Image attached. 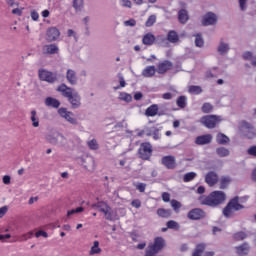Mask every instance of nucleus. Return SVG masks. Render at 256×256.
<instances>
[{
	"label": "nucleus",
	"instance_id": "obj_1",
	"mask_svg": "<svg viewBox=\"0 0 256 256\" xmlns=\"http://www.w3.org/2000/svg\"><path fill=\"white\" fill-rule=\"evenodd\" d=\"M57 91H59V93H61L63 97H66V99H68L73 109H77V107L81 106V96H79V93L75 92L73 88H70L66 84H61L57 88Z\"/></svg>",
	"mask_w": 256,
	"mask_h": 256
},
{
	"label": "nucleus",
	"instance_id": "obj_2",
	"mask_svg": "<svg viewBox=\"0 0 256 256\" xmlns=\"http://www.w3.org/2000/svg\"><path fill=\"white\" fill-rule=\"evenodd\" d=\"M227 196L223 191H214L209 196H202L199 198L201 205H208V207H217L221 203H225Z\"/></svg>",
	"mask_w": 256,
	"mask_h": 256
},
{
	"label": "nucleus",
	"instance_id": "obj_3",
	"mask_svg": "<svg viewBox=\"0 0 256 256\" xmlns=\"http://www.w3.org/2000/svg\"><path fill=\"white\" fill-rule=\"evenodd\" d=\"M138 155L140 159H143V161H149L153 155V146H151V143H141L138 149Z\"/></svg>",
	"mask_w": 256,
	"mask_h": 256
},
{
	"label": "nucleus",
	"instance_id": "obj_4",
	"mask_svg": "<svg viewBox=\"0 0 256 256\" xmlns=\"http://www.w3.org/2000/svg\"><path fill=\"white\" fill-rule=\"evenodd\" d=\"M223 119H221L220 116L217 115H207V116H203L200 119V123H202V125H204V127H207V129H215V127H217V125H219L220 121H222Z\"/></svg>",
	"mask_w": 256,
	"mask_h": 256
},
{
	"label": "nucleus",
	"instance_id": "obj_5",
	"mask_svg": "<svg viewBox=\"0 0 256 256\" xmlns=\"http://www.w3.org/2000/svg\"><path fill=\"white\" fill-rule=\"evenodd\" d=\"M159 251H161V237L155 238L154 243L148 245L145 256H157Z\"/></svg>",
	"mask_w": 256,
	"mask_h": 256
},
{
	"label": "nucleus",
	"instance_id": "obj_6",
	"mask_svg": "<svg viewBox=\"0 0 256 256\" xmlns=\"http://www.w3.org/2000/svg\"><path fill=\"white\" fill-rule=\"evenodd\" d=\"M38 75L40 81H46L47 83H55L57 81V74L45 69H40Z\"/></svg>",
	"mask_w": 256,
	"mask_h": 256
},
{
	"label": "nucleus",
	"instance_id": "obj_7",
	"mask_svg": "<svg viewBox=\"0 0 256 256\" xmlns=\"http://www.w3.org/2000/svg\"><path fill=\"white\" fill-rule=\"evenodd\" d=\"M240 127V131H242L244 133V135H246V137H248V139H253L256 136L255 133V128H253V126H251V124L242 121L239 125Z\"/></svg>",
	"mask_w": 256,
	"mask_h": 256
},
{
	"label": "nucleus",
	"instance_id": "obj_8",
	"mask_svg": "<svg viewBox=\"0 0 256 256\" xmlns=\"http://www.w3.org/2000/svg\"><path fill=\"white\" fill-rule=\"evenodd\" d=\"M61 37V32L57 29V27H50L46 31V39L49 43H53V41H57V39Z\"/></svg>",
	"mask_w": 256,
	"mask_h": 256
},
{
	"label": "nucleus",
	"instance_id": "obj_9",
	"mask_svg": "<svg viewBox=\"0 0 256 256\" xmlns=\"http://www.w3.org/2000/svg\"><path fill=\"white\" fill-rule=\"evenodd\" d=\"M92 209H99L100 213H103L106 217V219H111L109 217V211L111 210V207L107 205L104 201H100L98 203L91 205Z\"/></svg>",
	"mask_w": 256,
	"mask_h": 256
},
{
	"label": "nucleus",
	"instance_id": "obj_10",
	"mask_svg": "<svg viewBox=\"0 0 256 256\" xmlns=\"http://www.w3.org/2000/svg\"><path fill=\"white\" fill-rule=\"evenodd\" d=\"M58 114L60 117H63V119H66L68 123H71V125H77V119L73 117L72 112L67 111L66 108H60Z\"/></svg>",
	"mask_w": 256,
	"mask_h": 256
},
{
	"label": "nucleus",
	"instance_id": "obj_11",
	"mask_svg": "<svg viewBox=\"0 0 256 256\" xmlns=\"http://www.w3.org/2000/svg\"><path fill=\"white\" fill-rule=\"evenodd\" d=\"M217 23V15L213 12H208L202 19V24L205 26L215 25Z\"/></svg>",
	"mask_w": 256,
	"mask_h": 256
},
{
	"label": "nucleus",
	"instance_id": "obj_12",
	"mask_svg": "<svg viewBox=\"0 0 256 256\" xmlns=\"http://www.w3.org/2000/svg\"><path fill=\"white\" fill-rule=\"evenodd\" d=\"M217 181H219V176H217V173L215 172H208L205 176V182L209 187H213L214 185H217Z\"/></svg>",
	"mask_w": 256,
	"mask_h": 256
},
{
	"label": "nucleus",
	"instance_id": "obj_13",
	"mask_svg": "<svg viewBox=\"0 0 256 256\" xmlns=\"http://www.w3.org/2000/svg\"><path fill=\"white\" fill-rule=\"evenodd\" d=\"M53 145H65L67 139L62 134L56 133L49 139Z\"/></svg>",
	"mask_w": 256,
	"mask_h": 256
},
{
	"label": "nucleus",
	"instance_id": "obj_14",
	"mask_svg": "<svg viewBox=\"0 0 256 256\" xmlns=\"http://www.w3.org/2000/svg\"><path fill=\"white\" fill-rule=\"evenodd\" d=\"M42 51L44 55H55L59 53V47L56 44H48L43 46Z\"/></svg>",
	"mask_w": 256,
	"mask_h": 256
},
{
	"label": "nucleus",
	"instance_id": "obj_15",
	"mask_svg": "<svg viewBox=\"0 0 256 256\" xmlns=\"http://www.w3.org/2000/svg\"><path fill=\"white\" fill-rule=\"evenodd\" d=\"M213 141V135L206 134L202 136H198L195 140L196 145H209Z\"/></svg>",
	"mask_w": 256,
	"mask_h": 256
},
{
	"label": "nucleus",
	"instance_id": "obj_16",
	"mask_svg": "<svg viewBox=\"0 0 256 256\" xmlns=\"http://www.w3.org/2000/svg\"><path fill=\"white\" fill-rule=\"evenodd\" d=\"M188 217L192 220L203 219L205 217V212L199 208H195L188 213Z\"/></svg>",
	"mask_w": 256,
	"mask_h": 256
},
{
	"label": "nucleus",
	"instance_id": "obj_17",
	"mask_svg": "<svg viewBox=\"0 0 256 256\" xmlns=\"http://www.w3.org/2000/svg\"><path fill=\"white\" fill-rule=\"evenodd\" d=\"M66 79L70 85H77V73L74 70H67Z\"/></svg>",
	"mask_w": 256,
	"mask_h": 256
},
{
	"label": "nucleus",
	"instance_id": "obj_18",
	"mask_svg": "<svg viewBox=\"0 0 256 256\" xmlns=\"http://www.w3.org/2000/svg\"><path fill=\"white\" fill-rule=\"evenodd\" d=\"M162 163L167 169H175V157L173 156H165L162 159Z\"/></svg>",
	"mask_w": 256,
	"mask_h": 256
},
{
	"label": "nucleus",
	"instance_id": "obj_19",
	"mask_svg": "<svg viewBox=\"0 0 256 256\" xmlns=\"http://www.w3.org/2000/svg\"><path fill=\"white\" fill-rule=\"evenodd\" d=\"M45 105L47 107H53L54 109H59V107L61 106V102H59V100L53 97H47L45 99Z\"/></svg>",
	"mask_w": 256,
	"mask_h": 256
},
{
	"label": "nucleus",
	"instance_id": "obj_20",
	"mask_svg": "<svg viewBox=\"0 0 256 256\" xmlns=\"http://www.w3.org/2000/svg\"><path fill=\"white\" fill-rule=\"evenodd\" d=\"M157 113H159V106H157L156 104H152L145 111L146 117H155Z\"/></svg>",
	"mask_w": 256,
	"mask_h": 256
},
{
	"label": "nucleus",
	"instance_id": "obj_21",
	"mask_svg": "<svg viewBox=\"0 0 256 256\" xmlns=\"http://www.w3.org/2000/svg\"><path fill=\"white\" fill-rule=\"evenodd\" d=\"M228 206H230L235 211H241V209H245V207L241 204H239V197L233 198L229 203Z\"/></svg>",
	"mask_w": 256,
	"mask_h": 256
},
{
	"label": "nucleus",
	"instance_id": "obj_22",
	"mask_svg": "<svg viewBox=\"0 0 256 256\" xmlns=\"http://www.w3.org/2000/svg\"><path fill=\"white\" fill-rule=\"evenodd\" d=\"M157 73V68L155 66H147L146 68L143 69L142 71V76L143 77H153Z\"/></svg>",
	"mask_w": 256,
	"mask_h": 256
},
{
	"label": "nucleus",
	"instance_id": "obj_23",
	"mask_svg": "<svg viewBox=\"0 0 256 256\" xmlns=\"http://www.w3.org/2000/svg\"><path fill=\"white\" fill-rule=\"evenodd\" d=\"M142 43L143 45H149V46L153 45V43H155V35L151 33H147L146 35L143 36Z\"/></svg>",
	"mask_w": 256,
	"mask_h": 256
},
{
	"label": "nucleus",
	"instance_id": "obj_24",
	"mask_svg": "<svg viewBox=\"0 0 256 256\" xmlns=\"http://www.w3.org/2000/svg\"><path fill=\"white\" fill-rule=\"evenodd\" d=\"M237 255L244 256L249 254V244H242L241 246L236 247Z\"/></svg>",
	"mask_w": 256,
	"mask_h": 256
},
{
	"label": "nucleus",
	"instance_id": "obj_25",
	"mask_svg": "<svg viewBox=\"0 0 256 256\" xmlns=\"http://www.w3.org/2000/svg\"><path fill=\"white\" fill-rule=\"evenodd\" d=\"M101 247H99V241H94L92 247L90 248L89 255H100Z\"/></svg>",
	"mask_w": 256,
	"mask_h": 256
},
{
	"label": "nucleus",
	"instance_id": "obj_26",
	"mask_svg": "<svg viewBox=\"0 0 256 256\" xmlns=\"http://www.w3.org/2000/svg\"><path fill=\"white\" fill-rule=\"evenodd\" d=\"M178 19L180 23H187L189 21V14L187 13V10L182 9L178 12Z\"/></svg>",
	"mask_w": 256,
	"mask_h": 256
},
{
	"label": "nucleus",
	"instance_id": "obj_27",
	"mask_svg": "<svg viewBox=\"0 0 256 256\" xmlns=\"http://www.w3.org/2000/svg\"><path fill=\"white\" fill-rule=\"evenodd\" d=\"M216 141H217V143H219V145H227V143H229V137H227L223 133H219L216 136Z\"/></svg>",
	"mask_w": 256,
	"mask_h": 256
},
{
	"label": "nucleus",
	"instance_id": "obj_28",
	"mask_svg": "<svg viewBox=\"0 0 256 256\" xmlns=\"http://www.w3.org/2000/svg\"><path fill=\"white\" fill-rule=\"evenodd\" d=\"M173 69V63L170 61H164L161 64V73H167V71H171Z\"/></svg>",
	"mask_w": 256,
	"mask_h": 256
},
{
	"label": "nucleus",
	"instance_id": "obj_29",
	"mask_svg": "<svg viewBox=\"0 0 256 256\" xmlns=\"http://www.w3.org/2000/svg\"><path fill=\"white\" fill-rule=\"evenodd\" d=\"M30 120L32 122V127H39V117H37V111H31Z\"/></svg>",
	"mask_w": 256,
	"mask_h": 256
},
{
	"label": "nucleus",
	"instance_id": "obj_30",
	"mask_svg": "<svg viewBox=\"0 0 256 256\" xmlns=\"http://www.w3.org/2000/svg\"><path fill=\"white\" fill-rule=\"evenodd\" d=\"M218 52L221 55H225V53L229 52V44L225 43V42H220L219 46H218Z\"/></svg>",
	"mask_w": 256,
	"mask_h": 256
},
{
	"label": "nucleus",
	"instance_id": "obj_31",
	"mask_svg": "<svg viewBox=\"0 0 256 256\" xmlns=\"http://www.w3.org/2000/svg\"><path fill=\"white\" fill-rule=\"evenodd\" d=\"M168 41L170 43H178L179 42V35H177V32L175 31H170L168 33Z\"/></svg>",
	"mask_w": 256,
	"mask_h": 256
},
{
	"label": "nucleus",
	"instance_id": "obj_32",
	"mask_svg": "<svg viewBox=\"0 0 256 256\" xmlns=\"http://www.w3.org/2000/svg\"><path fill=\"white\" fill-rule=\"evenodd\" d=\"M188 91L192 95H201L203 93V89L200 86H189Z\"/></svg>",
	"mask_w": 256,
	"mask_h": 256
},
{
	"label": "nucleus",
	"instance_id": "obj_33",
	"mask_svg": "<svg viewBox=\"0 0 256 256\" xmlns=\"http://www.w3.org/2000/svg\"><path fill=\"white\" fill-rule=\"evenodd\" d=\"M234 213L235 210L231 206H229V204H227V206L223 210L224 217H233Z\"/></svg>",
	"mask_w": 256,
	"mask_h": 256
},
{
	"label": "nucleus",
	"instance_id": "obj_34",
	"mask_svg": "<svg viewBox=\"0 0 256 256\" xmlns=\"http://www.w3.org/2000/svg\"><path fill=\"white\" fill-rule=\"evenodd\" d=\"M157 23V16L151 15L148 17V19L145 22V27H153Z\"/></svg>",
	"mask_w": 256,
	"mask_h": 256
},
{
	"label": "nucleus",
	"instance_id": "obj_35",
	"mask_svg": "<svg viewBox=\"0 0 256 256\" xmlns=\"http://www.w3.org/2000/svg\"><path fill=\"white\" fill-rule=\"evenodd\" d=\"M204 251H205V244H198L193 253V256H201V255H203Z\"/></svg>",
	"mask_w": 256,
	"mask_h": 256
},
{
	"label": "nucleus",
	"instance_id": "obj_36",
	"mask_svg": "<svg viewBox=\"0 0 256 256\" xmlns=\"http://www.w3.org/2000/svg\"><path fill=\"white\" fill-rule=\"evenodd\" d=\"M87 145L91 151H97L99 149V143H97V139H92L87 142Z\"/></svg>",
	"mask_w": 256,
	"mask_h": 256
},
{
	"label": "nucleus",
	"instance_id": "obj_37",
	"mask_svg": "<svg viewBox=\"0 0 256 256\" xmlns=\"http://www.w3.org/2000/svg\"><path fill=\"white\" fill-rule=\"evenodd\" d=\"M216 152L219 157H229V149L227 148L220 147L216 150Z\"/></svg>",
	"mask_w": 256,
	"mask_h": 256
},
{
	"label": "nucleus",
	"instance_id": "obj_38",
	"mask_svg": "<svg viewBox=\"0 0 256 256\" xmlns=\"http://www.w3.org/2000/svg\"><path fill=\"white\" fill-rule=\"evenodd\" d=\"M221 189H225V187H227V185H229V183H231V178L229 176H223L220 180Z\"/></svg>",
	"mask_w": 256,
	"mask_h": 256
},
{
	"label": "nucleus",
	"instance_id": "obj_39",
	"mask_svg": "<svg viewBox=\"0 0 256 256\" xmlns=\"http://www.w3.org/2000/svg\"><path fill=\"white\" fill-rule=\"evenodd\" d=\"M167 227H168V229H174V231H179V229H180L179 223H177L173 220H170L167 222Z\"/></svg>",
	"mask_w": 256,
	"mask_h": 256
},
{
	"label": "nucleus",
	"instance_id": "obj_40",
	"mask_svg": "<svg viewBox=\"0 0 256 256\" xmlns=\"http://www.w3.org/2000/svg\"><path fill=\"white\" fill-rule=\"evenodd\" d=\"M197 177V173L190 172L184 175V182L189 183V181H193L194 178Z\"/></svg>",
	"mask_w": 256,
	"mask_h": 256
},
{
	"label": "nucleus",
	"instance_id": "obj_41",
	"mask_svg": "<svg viewBox=\"0 0 256 256\" xmlns=\"http://www.w3.org/2000/svg\"><path fill=\"white\" fill-rule=\"evenodd\" d=\"M178 107H181V109H184L187 105V98L185 96H180L177 100Z\"/></svg>",
	"mask_w": 256,
	"mask_h": 256
},
{
	"label": "nucleus",
	"instance_id": "obj_42",
	"mask_svg": "<svg viewBox=\"0 0 256 256\" xmlns=\"http://www.w3.org/2000/svg\"><path fill=\"white\" fill-rule=\"evenodd\" d=\"M85 209L83 207H77L76 209L69 210L67 212V217H71V215H75V213H83Z\"/></svg>",
	"mask_w": 256,
	"mask_h": 256
},
{
	"label": "nucleus",
	"instance_id": "obj_43",
	"mask_svg": "<svg viewBox=\"0 0 256 256\" xmlns=\"http://www.w3.org/2000/svg\"><path fill=\"white\" fill-rule=\"evenodd\" d=\"M195 45L196 47H203V45H205V42L203 41V37H201V35L199 34L196 35Z\"/></svg>",
	"mask_w": 256,
	"mask_h": 256
},
{
	"label": "nucleus",
	"instance_id": "obj_44",
	"mask_svg": "<svg viewBox=\"0 0 256 256\" xmlns=\"http://www.w3.org/2000/svg\"><path fill=\"white\" fill-rule=\"evenodd\" d=\"M203 113H211L213 111V105L210 103H204L202 106Z\"/></svg>",
	"mask_w": 256,
	"mask_h": 256
},
{
	"label": "nucleus",
	"instance_id": "obj_45",
	"mask_svg": "<svg viewBox=\"0 0 256 256\" xmlns=\"http://www.w3.org/2000/svg\"><path fill=\"white\" fill-rule=\"evenodd\" d=\"M135 188L140 193H145V189H147V184H145V183H137V184H135Z\"/></svg>",
	"mask_w": 256,
	"mask_h": 256
},
{
	"label": "nucleus",
	"instance_id": "obj_46",
	"mask_svg": "<svg viewBox=\"0 0 256 256\" xmlns=\"http://www.w3.org/2000/svg\"><path fill=\"white\" fill-rule=\"evenodd\" d=\"M120 99H122V101H127V103H129L132 101L133 97L130 94L122 93L120 94Z\"/></svg>",
	"mask_w": 256,
	"mask_h": 256
},
{
	"label": "nucleus",
	"instance_id": "obj_47",
	"mask_svg": "<svg viewBox=\"0 0 256 256\" xmlns=\"http://www.w3.org/2000/svg\"><path fill=\"white\" fill-rule=\"evenodd\" d=\"M245 237H247V234H245L244 232H238L234 235V239H236V241H243Z\"/></svg>",
	"mask_w": 256,
	"mask_h": 256
},
{
	"label": "nucleus",
	"instance_id": "obj_48",
	"mask_svg": "<svg viewBox=\"0 0 256 256\" xmlns=\"http://www.w3.org/2000/svg\"><path fill=\"white\" fill-rule=\"evenodd\" d=\"M73 7L76 11L81 9L83 7V0H73Z\"/></svg>",
	"mask_w": 256,
	"mask_h": 256
},
{
	"label": "nucleus",
	"instance_id": "obj_49",
	"mask_svg": "<svg viewBox=\"0 0 256 256\" xmlns=\"http://www.w3.org/2000/svg\"><path fill=\"white\" fill-rule=\"evenodd\" d=\"M171 207L174 209V211H177L178 209H181V202L177 200H172Z\"/></svg>",
	"mask_w": 256,
	"mask_h": 256
},
{
	"label": "nucleus",
	"instance_id": "obj_50",
	"mask_svg": "<svg viewBox=\"0 0 256 256\" xmlns=\"http://www.w3.org/2000/svg\"><path fill=\"white\" fill-rule=\"evenodd\" d=\"M31 237H33V231H30L26 234H23L21 237H20V241H28V239H31Z\"/></svg>",
	"mask_w": 256,
	"mask_h": 256
},
{
	"label": "nucleus",
	"instance_id": "obj_51",
	"mask_svg": "<svg viewBox=\"0 0 256 256\" xmlns=\"http://www.w3.org/2000/svg\"><path fill=\"white\" fill-rule=\"evenodd\" d=\"M243 58L246 60V61H253V59H255V57H253V53L251 52H245L243 54Z\"/></svg>",
	"mask_w": 256,
	"mask_h": 256
},
{
	"label": "nucleus",
	"instance_id": "obj_52",
	"mask_svg": "<svg viewBox=\"0 0 256 256\" xmlns=\"http://www.w3.org/2000/svg\"><path fill=\"white\" fill-rule=\"evenodd\" d=\"M35 237H37V238L44 237L47 239V237H49V234H47V232H45L43 230H39L38 232L35 233Z\"/></svg>",
	"mask_w": 256,
	"mask_h": 256
},
{
	"label": "nucleus",
	"instance_id": "obj_53",
	"mask_svg": "<svg viewBox=\"0 0 256 256\" xmlns=\"http://www.w3.org/2000/svg\"><path fill=\"white\" fill-rule=\"evenodd\" d=\"M124 25H126V27H135V25H137V21H135V19H130L125 21Z\"/></svg>",
	"mask_w": 256,
	"mask_h": 256
},
{
	"label": "nucleus",
	"instance_id": "obj_54",
	"mask_svg": "<svg viewBox=\"0 0 256 256\" xmlns=\"http://www.w3.org/2000/svg\"><path fill=\"white\" fill-rule=\"evenodd\" d=\"M131 205H132L135 209H140V207H141V200H139V199H134V200H132Z\"/></svg>",
	"mask_w": 256,
	"mask_h": 256
},
{
	"label": "nucleus",
	"instance_id": "obj_55",
	"mask_svg": "<svg viewBox=\"0 0 256 256\" xmlns=\"http://www.w3.org/2000/svg\"><path fill=\"white\" fill-rule=\"evenodd\" d=\"M239 7L241 11H245L247 9V0H239Z\"/></svg>",
	"mask_w": 256,
	"mask_h": 256
},
{
	"label": "nucleus",
	"instance_id": "obj_56",
	"mask_svg": "<svg viewBox=\"0 0 256 256\" xmlns=\"http://www.w3.org/2000/svg\"><path fill=\"white\" fill-rule=\"evenodd\" d=\"M12 14L13 15H18V17H21V15H23V8L22 9H19V8L13 9Z\"/></svg>",
	"mask_w": 256,
	"mask_h": 256
},
{
	"label": "nucleus",
	"instance_id": "obj_57",
	"mask_svg": "<svg viewBox=\"0 0 256 256\" xmlns=\"http://www.w3.org/2000/svg\"><path fill=\"white\" fill-rule=\"evenodd\" d=\"M31 19H32L33 21H39V13H37V11L33 10V11L31 12Z\"/></svg>",
	"mask_w": 256,
	"mask_h": 256
},
{
	"label": "nucleus",
	"instance_id": "obj_58",
	"mask_svg": "<svg viewBox=\"0 0 256 256\" xmlns=\"http://www.w3.org/2000/svg\"><path fill=\"white\" fill-rule=\"evenodd\" d=\"M2 181H3L4 185H9L11 183V176H9V175L3 176Z\"/></svg>",
	"mask_w": 256,
	"mask_h": 256
},
{
	"label": "nucleus",
	"instance_id": "obj_59",
	"mask_svg": "<svg viewBox=\"0 0 256 256\" xmlns=\"http://www.w3.org/2000/svg\"><path fill=\"white\" fill-rule=\"evenodd\" d=\"M6 3L9 7H19V2H15V0H7Z\"/></svg>",
	"mask_w": 256,
	"mask_h": 256
},
{
	"label": "nucleus",
	"instance_id": "obj_60",
	"mask_svg": "<svg viewBox=\"0 0 256 256\" xmlns=\"http://www.w3.org/2000/svg\"><path fill=\"white\" fill-rule=\"evenodd\" d=\"M171 216V210H161V217H170Z\"/></svg>",
	"mask_w": 256,
	"mask_h": 256
},
{
	"label": "nucleus",
	"instance_id": "obj_61",
	"mask_svg": "<svg viewBox=\"0 0 256 256\" xmlns=\"http://www.w3.org/2000/svg\"><path fill=\"white\" fill-rule=\"evenodd\" d=\"M162 199H163V201H165L167 203L171 200V195L169 193H163Z\"/></svg>",
	"mask_w": 256,
	"mask_h": 256
},
{
	"label": "nucleus",
	"instance_id": "obj_62",
	"mask_svg": "<svg viewBox=\"0 0 256 256\" xmlns=\"http://www.w3.org/2000/svg\"><path fill=\"white\" fill-rule=\"evenodd\" d=\"M248 154L256 157V146H252L248 149Z\"/></svg>",
	"mask_w": 256,
	"mask_h": 256
},
{
	"label": "nucleus",
	"instance_id": "obj_63",
	"mask_svg": "<svg viewBox=\"0 0 256 256\" xmlns=\"http://www.w3.org/2000/svg\"><path fill=\"white\" fill-rule=\"evenodd\" d=\"M122 7H128L131 9V1L130 0H122Z\"/></svg>",
	"mask_w": 256,
	"mask_h": 256
},
{
	"label": "nucleus",
	"instance_id": "obj_64",
	"mask_svg": "<svg viewBox=\"0 0 256 256\" xmlns=\"http://www.w3.org/2000/svg\"><path fill=\"white\" fill-rule=\"evenodd\" d=\"M134 99H135V101H141V99H143V93L137 92V93L134 95Z\"/></svg>",
	"mask_w": 256,
	"mask_h": 256
}]
</instances>
